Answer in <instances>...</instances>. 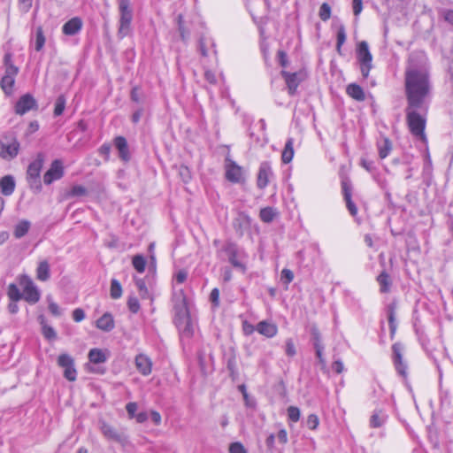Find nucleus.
I'll use <instances>...</instances> for the list:
<instances>
[{
	"label": "nucleus",
	"mask_w": 453,
	"mask_h": 453,
	"mask_svg": "<svg viewBox=\"0 0 453 453\" xmlns=\"http://www.w3.org/2000/svg\"><path fill=\"white\" fill-rule=\"evenodd\" d=\"M405 89L410 106L420 107L430 89L427 73L422 69L408 67L405 72Z\"/></svg>",
	"instance_id": "nucleus-1"
},
{
	"label": "nucleus",
	"mask_w": 453,
	"mask_h": 453,
	"mask_svg": "<svg viewBox=\"0 0 453 453\" xmlns=\"http://www.w3.org/2000/svg\"><path fill=\"white\" fill-rule=\"evenodd\" d=\"M4 65L5 73L0 81V86L6 95H12L13 91V85L15 77L19 73V68L12 62V54L7 52L4 57Z\"/></svg>",
	"instance_id": "nucleus-2"
},
{
	"label": "nucleus",
	"mask_w": 453,
	"mask_h": 453,
	"mask_svg": "<svg viewBox=\"0 0 453 453\" xmlns=\"http://www.w3.org/2000/svg\"><path fill=\"white\" fill-rule=\"evenodd\" d=\"M119 12V35L121 37L127 35L133 19V9L130 0H118Z\"/></svg>",
	"instance_id": "nucleus-3"
},
{
	"label": "nucleus",
	"mask_w": 453,
	"mask_h": 453,
	"mask_svg": "<svg viewBox=\"0 0 453 453\" xmlns=\"http://www.w3.org/2000/svg\"><path fill=\"white\" fill-rule=\"evenodd\" d=\"M357 58L360 63V70L364 78H367L372 67V56L365 41L359 42L357 50Z\"/></svg>",
	"instance_id": "nucleus-4"
},
{
	"label": "nucleus",
	"mask_w": 453,
	"mask_h": 453,
	"mask_svg": "<svg viewBox=\"0 0 453 453\" xmlns=\"http://www.w3.org/2000/svg\"><path fill=\"white\" fill-rule=\"evenodd\" d=\"M173 311H174V319H183L187 318V315L189 314V310L187 303V296L182 289L179 291H174L172 297Z\"/></svg>",
	"instance_id": "nucleus-5"
},
{
	"label": "nucleus",
	"mask_w": 453,
	"mask_h": 453,
	"mask_svg": "<svg viewBox=\"0 0 453 453\" xmlns=\"http://www.w3.org/2000/svg\"><path fill=\"white\" fill-rule=\"evenodd\" d=\"M44 157L39 153L35 161H33L27 168V176L31 187L35 186L38 189L41 188L40 173L43 165Z\"/></svg>",
	"instance_id": "nucleus-6"
},
{
	"label": "nucleus",
	"mask_w": 453,
	"mask_h": 453,
	"mask_svg": "<svg viewBox=\"0 0 453 453\" xmlns=\"http://www.w3.org/2000/svg\"><path fill=\"white\" fill-rule=\"evenodd\" d=\"M407 120L411 134L417 137L424 138L425 119L418 112L412 111L407 112Z\"/></svg>",
	"instance_id": "nucleus-7"
},
{
	"label": "nucleus",
	"mask_w": 453,
	"mask_h": 453,
	"mask_svg": "<svg viewBox=\"0 0 453 453\" xmlns=\"http://www.w3.org/2000/svg\"><path fill=\"white\" fill-rule=\"evenodd\" d=\"M58 365L64 369V377L67 380H76L77 371L74 366V359L69 354H60L58 357Z\"/></svg>",
	"instance_id": "nucleus-8"
},
{
	"label": "nucleus",
	"mask_w": 453,
	"mask_h": 453,
	"mask_svg": "<svg viewBox=\"0 0 453 453\" xmlns=\"http://www.w3.org/2000/svg\"><path fill=\"white\" fill-rule=\"evenodd\" d=\"M20 284L23 286L22 298L29 303H36L40 300V292L33 280L25 276Z\"/></svg>",
	"instance_id": "nucleus-9"
},
{
	"label": "nucleus",
	"mask_w": 453,
	"mask_h": 453,
	"mask_svg": "<svg viewBox=\"0 0 453 453\" xmlns=\"http://www.w3.org/2000/svg\"><path fill=\"white\" fill-rule=\"evenodd\" d=\"M226 178L233 183H240L243 181L242 168L230 158L226 159Z\"/></svg>",
	"instance_id": "nucleus-10"
},
{
	"label": "nucleus",
	"mask_w": 453,
	"mask_h": 453,
	"mask_svg": "<svg viewBox=\"0 0 453 453\" xmlns=\"http://www.w3.org/2000/svg\"><path fill=\"white\" fill-rule=\"evenodd\" d=\"M19 147V142L16 139L9 143L0 141V157L5 160L13 159L18 155Z\"/></svg>",
	"instance_id": "nucleus-11"
},
{
	"label": "nucleus",
	"mask_w": 453,
	"mask_h": 453,
	"mask_svg": "<svg viewBox=\"0 0 453 453\" xmlns=\"http://www.w3.org/2000/svg\"><path fill=\"white\" fill-rule=\"evenodd\" d=\"M64 174L62 163L60 160H54L51 163L50 169L45 173L43 176V181L45 184H51L54 180H59Z\"/></svg>",
	"instance_id": "nucleus-12"
},
{
	"label": "nucleus",
	"mask_w": 453,
	"mask_h": 453,
	"mask_svg": "<svg viewBox=\"0 0 453 453\" xmlns=\"http://www.w3.org/2000/svg\"><path fill=\"white\" fill-rule=\"evenodd\" d=\"M273 176V171L268 162H262L259 166L257 186L260 189H264L269 183L270 178Z\"/></svg>",
	"instance_id": "nucleus-13"
},
{
	"label": "nucleus",
	"mask_w": 453,
	"mask_h": 453,
	"mask_svg": "<svg viewBox=\"0 0 453 453\" xmlns=\"http://www.w3.org/2000/svg\"><path fill=\"white\" fill-rule=\"evenodd\" d=\"M36 107V102L32 96L26 94L22 96L15 105V112L23 115Z\"/></svg>",
	"instance_id": "nucleus-14"
},
{
	"label": "nucleus",
	"mask_w": 453,
	"mask_h": 453,
	"mask_svg": "<svg viewBox=\"0 0 453 453\" xmlns=\"http://www.w3.org/2000/svg\"><path fill=\"white\" fill-rule=\"evenodd\" d=\"M222 251L226 253L228 257L229 263L237 268H243V265L238 260L239 249L236 244L233 242H227L222 248Z\"/></svg>",
	"instance_id": "nucleus-15"
},
{
	"label": "nucleus",
	"mask_w": 453,
	"mask_h": 453,
	"mask_svg": "<svg viewBox=\"0 0 453 453\" xmlns=\"http://www.w3.org/2000/svg\"><path fill=\"white\" fill-rule=\"evenodd\" d=\"M342 193H343V197H344V200L346 202V206L349 211V213L352 215V216H356L357 213V206L355 205V203H353L352 199H351V196H352V188H351V184L349 180H342Z\"/></svg>",
	"instance_id": "nucleus-16"
},
{
	"label": "nucleus",
	"mask_w": 453,
	"mask_h": 453,
	"mask_svg": "<svg viewBox=\"0 0 453 453\" xmlns=\"http://www.w3.org/2000/svg\"><path fill=\"white\" fill-rule=\"evenodd\" d=\"M174 322L183 337H191L194 333V326L191 322L190 314L187 315V318L174 319Z\"/></svg>",
	"instance_id": "nucleus-17"
},
{
	"label": "nucleus",
	"mask_w": 453,
	"mask_h": 453,
	"mask_svg": "<svg viewBox=\"0 0 453 453\" xmlns=\"http://www.w3.org/2000/svg\"><path fill=\"white\" fill-rule=\"evenodd\" d=\"M82 20L79 17H73L64 24L62 32L65 35H74L78 34L82 28Z\"/></svg>",
	"instance_id": "nucleus-18"
},
{
	"label": "nucleus",
	"mask_w": 453,
	"mask_h": 453,
	"mask_svg": "<svg viewBox=\"0 0 453 453\" xmlns=\"http://www.w3.org/2000/svg\"><path fill=\"white\" fill-rule=\"evenodd\" d=\"M281 76L284 78L287 84L288 94L295 95L297 87L300 83V79L297 73H288L287 71H281Z\"/></svg>",
	"instance_id": "nucleus-19"
},
{
	"label": "nucleus",
	"mask_w": 453,
	"mask_h": 453,
	"mask_svg": "<svg viewBox=\"0 0 453 453\" xmlns=\"http://www.w3.org/2000/svg\"><path fill=\"white\" fill-rule=\"evenodd\" d=\"M135 365L137 370L142 375H149L151 372L152 362L144 354H139L135 357Z\"/></svg>",
	"instance_id": "nucleus-20"
},
{
	"label": "nucleus",
	"mask_w": 453,
	"mask_h": 453,
	"mask_svg": "<svg viewBox=\"0 0 453 453\" xmlns=\"http://www.w3.org/2000/svg\"><path fill=\"white\" fill-rule=\"evenodd\" d=\"M114 145L119 151V156L121 160L127 162L130 159V153L127 142L123 136H117L114 139Z\"/></svg>",
	"instance_id": "nucleus-21"
},
{
	"label": "nucleus",
	"mask_w": 453,
	"mask_h": 453,
	"mask_svg": "<svg viewBox=\"0 0 453 453\" xmlns=\"http://www.w3.org/2000/svg\"><path fill=\"white\" fill-rule=\"evenodd\" d=\"M392 349L395 368L401 375L404 376L406 373V365L403 362L402 347L399 343H395Z\"/></svg>",
	"instance_id": "nucleus-22"
},
{
	"label": "nucleus",
	"mask_w": 453,
	"mask_h": 453,
	"mask_svg": "<svg viewBox=\"0 0 453 453\" xmlns=\"http://www.w3.org/2000/svg\"><path fill=\"white\" fill-rule=\"evenodd\" d=\"M256 330L262 335H265L268 338L273 337L276 335L278 332L277 326L273 323H270L267 321H260L257 326Z\"/></svg>",
	"instance_id": "nucleus-23"
},
{
	"label": "nucleus",
	"mask_w": 453,
	"mask_h": 453,
	"mask_svg": "<svg viewBox=\"0 0 453 453\" xmlns=\"http://www.w3.org/2000/svg\"><path fill=\"white\" fill-rule=\"evenodd\" d=\"M96 326L104 332L111 331L115 326L112 315L109 312L104 313L97 319Z\"/></svg>",
	"instance_id": "nucleus-24"
},
{
	"label": "nucleus",
	"mask_w": 453,
	"mask_h": 453,
	"mask_svg": "<svg viewBox=\"0 0 453 453\" xmlns=\"http://www.w3.org/2000/svg\"><path fill=\"white\" fill-rule=\"evenodd\" d=\"M0 188L4 196H11L15 189V180L12 176L6 175L0 180Z\"/></svg>",
	"instance_id": "nucleus-25"
},
{
	"label": "nucleus",
	"mask_w": 453,
	"mask_h": 453,
	"mask_svg": "<svg viewBox=\"0 0 453 453\" xmlns=\"http://www.w3.org/2000/svg\"><path fill=\"white\" fill-rule=\"evenodd\" d=\"M108 351L100 349H91L88 352V359L93 364H102L106 362Z\"/></svg>",
	"instance_id": "nucleus-26"
},
{
	"label": "nucleus",
	"mask_w": 453,
	"mask_h": 453,
	"mask_svg": "<svg viewBox=\"0 0 453 453\" xmlns=\"http://www.w3.org/2000/svg\"><path fill=\"white\" fill-rule=\"evenodd\" d=\"M50 277V265L48 261L43 260L38 264L36 268V278L41 281H47Z\"/></svg>",
	"instance_id": "nucleus-27"
},
{
	"label": "nucleus",
	"mask_w": 453,
	"mask_h": 453,
	"mask_svg": "<svg viewBox=\"0 0 453 453\" xmlns=\"http://www.w3.org/2000/svg\"><path fill=\"white\" fill-rule=\"evenodd\" d=\"M347 94L357 101H364L365 99V92L363 88L356 84L351 83L347 87Z\"/></svg>",
	"instance_id": "nucleus-28"
},
{
	"label": "nucleus",
	"mask_w": 453,
	"mask_h": 453,
	"mask_svg": "<svg viewBox=\"0 0 453 453\" xmlns=\"http://www.w3.org/2000/svg\"><path fill=\"white\" fill-rule=\"evenodd\" d=\"M294 157V140L288 138L281 154V160L284 164L291 162Z\"/></svg>",
	"instance_id": "nucleus-29"
},
{
	"label": "nucleus",
	"mask_w": 453,
	"mask_h": 453,
	"mask_svg": "<svg viewBox=\"0 0 453 453\" xmlns=\"http://www.w3.org/2000/svg\"><path fill=\"white\" fill-rule=\"evenodd\" d=\"M134 284L138 289L139 296L142 299H150L151 298L150 292L149 288L146 285L144 279L134 277Z\"/></svg>",
	"instance_id": "nucleus-30"
},
{
	"label": "nucleus",
	"mask_w": 453,
	"mask_h": 453,
	"mask_svg": "<svg viewBox=\"0 0 453 453\" xmlns=\"http://www.w3.org/2000/svg\"><path fill=\"white\" fill-rule=\"evenodd\" d=\"M31 226V223L27 219L20 220L14 227L13 234L17 239H20L27 234Z\"/></svg>",
	"instance_id": "nucleus-31"
},
{
	"label": "nucleus",
	"mask_w": 453,
	"mask_h": 453,
	"mask_svg": "<svg viewBox=\"0 0 453 453\" xmlns=\"http://www.w3.org/2000/svg\"><path fill=\"white\" fill-rule=\"evenodd\" d=\"M39 321L42 326V334L44 335V337L48 340H55L57 338V334L53 327L46 324L43 316L39 317Z\"/></svg>",
	"instance_id": "nucleus-32"
},
{
	"label": "nucleus",
	"mask_w": 453,
	"mask_h": 453,
	"mask_svg": "<svg viewBox=\"0 0 453 453\" xmlns=\"http://www.w3.org/2000/svg\"><path fill=\"white\" fill-rule=\"evenodd\" d=\"M277 215V211L273 207H265L261 209L259 216L262 221L265 223L272 222Z\"/></svg>",
	"instance_id": "nucleus-33"
},
{
	"label": "nucleus",
	"mask_w": 453,
	"mask_h": 453,
	"mask_svg": "<svg viewBox=\"0 0 453 453\" xmlns=\"http://www.w3.org/2000/svg\"><path fill=\"white\" fill-rule=\"evenodd\" d=\"M379 155L380 158L388 157L392 149V144L389 139L384 138L378 143Z\"/></svg>",
	"instance_id": "nucleus-34"
},
{
	"label": "nucleus",
	"mask_w": 453,
	"mask_h": 453,
	"mask_svg": "<svg viewBox=\"0 0 453 453\" xmlns=\"http://www.w3.org/2000/svg\"><path fill=\"white\" fill-rule=\"evenodd\" d=\"M101 432L108 439L119 440V436L115 429L105 422L101 424Z\"/></svg>",
	"instance_id": "nucleus-35"
},
{
	"label": "nucleus",
	"mask_w": 453,
	"mask_h": 453,
	"mask_svg": "<svg viewBox=\"0 0 453 453\" xmlns=\"http://www.w3.org/2000/svg\"><path fill=\"white\" fill-rule=\"evenodd\" d=\"M310 333H311V341L312 342L313 347L324 345L322 342L320 332L316 325H312L311 326Z\"/></svg>",
	"instance_id": "nucleus-36"
},
{
	"label": "nucleus",
	"mask_w": 453,
	"mask_h": 453,
	"mask_svg": "<svg viewBox=\"0 0 453 453\" xmlns=\"http://www.w3.org/2000/svg\"><path fill=\"white\" fill-rule=\"evenodd\" d=\"M386 416L381 411H375L370 419V425L372 427H380L385 422Z\"/></svg>",
	"instance_id": "nucleus-37"
},
{
	"label": "nucleus",
	"mask_w": 453,
	"mask_h": 453,
	"mask_svg": "<svg viewBox=\"0 0 453 453\" xmlns=\"http://www.w3.org/2000/svg\"><path fill=\"white\" fill-rule=\"evenodd\" d=\"M7 295L10 300L13 302H18L22 298L21 292L19 291V288L13 283L9 285Z\"/></svg>",
	"instance_id": "nucleus-38"
},
{
	"label": "nucleus",
	"mask_w": 453,
	"mask_h": 453,
	"mask_svg": "<svg viewBox=\"0 0 453 453\" xmlns=\"http://www.w3.org/2000/svg\"><path fill=\"white\" fill-rule=\"evenodd\" d=\"M110 295L112 299H118L122 295L121 285L116 279H112L111 281Z\"/></svg>",
	"instance_id": "nucleus-39"
},
{
	"label": "nucleus",
	"mask_w": 453,
	"mask_h": 453,
	"mask_svg": "<svg viewBox=\"0 0 453 453\" xmlns=\"http://www.w3.org/2000/svg\"><path fill=\"white\" fill-rule=\"evenodd\" d=\"M88 194V190L81 185H74L66 194L67 197L83 196Z\"/></svg>",
	"instance_id": "nucleus-40"
},
{
	"label": "nucleus",
	"mask_w": 453,
	"mask_h": 453,
	"mask_svg": "<svg viewBox=\"0 0 453 453\" xmlns=\"http://www.w3.org/2000/svg\"><path fill=\"white\" fill-rule=\"evenodd\" d=\"M377 280L380 284L381 292L386 293L389 290V276L385 272L381 273L378 276Z\"/></svg>",
	"instance_id": "nucleus-41"
},
{
	"label": "nucleus",
	"mask_w": 453,
	"mask_h": 453,
	"mask_svg": "<svg viewBox=\"0 0 453 453\" xmlns=\"http://www.w3.org/2000/svg\"><path fill=\"white\" fill-rule=\"evenodd\" d=\"M133 266L139 273H143L146 266L145 258L142 255H135L132 261Z\"/></svg>",
	"instance_id": "nucleus-42"
},
{
	"label": "nucleus",
	"mask_w": 453,
	"mask_h": 453,
	"mask_svg": "<svg viewBox=\"0 0 453 453\" xmlns=\"http://www.w3.org/2000/svg\"><path fill=\"white\" fill-rule=\"evenodd\" d=\"M346 41V31L343 25H341L337 30V43L336 50L341 53V48Z\"/></svg>",
	"instance_id": "nucleus-43"
},
{
	"label": "nucleus",
	"mask_w": 453,
	"mask_h": 453,
	"mask_svg": "<svg viewBox=\"0 0 453 453\" xmlns=\"http://www.w3.org/2000/svg\"><path fill=\"white\" fill-rule=\"evenodd\" d=\"M45 43V37L43 35L42 28L41 27H37L36 29V38H35V49L37 51H40Z\"/></svg>",
	"instance_id": "nucleus-44"
},
{
	"label": "nucleus",
	"mask_w": 453,
	"mask_h": 453,
	"mask_svg": "<svg viewBox=\"0 0 453 453\" xmlns=\"http://www.w3.org/2000/svg\"><path fill=\"white\" fill-rule=\"evenodd\" d=\"M319 16L323 21H326L331 17V7L327 3H323L319 8Z\"/></svg>",
	"instance_id": "nucleus-45"
},
{
	"label": "nucleus",
	"mask_w": 453,
	"mask_h": 453,
	"mask_svg": "<svg viewBox=\"0 0 453 453\" xmlns=\"http://www.w3.org/2000/svg\"><path fill=\"white\" fill-rule=\"evenodd\" d=\"M255 5L260 6L262 8L265 7V0H254L253 2H250L248 6L250 9V12L251 16L255 19L256 17L259 16L258 12L254 8Z\"/></svg>",
	"instance_id": "nucleus-46"
},
{
	"label": "nucleus",
	"mask_w": 453,
	"mask_h": 453,
	"mask_svg": "<svg viewBox=\"0 0 453 453\" xmlns=\"http://www.w3.org/2000/svg\"><path fill=\"white\" fill-rule=\"evenodd\" d=\"M48 303H49V311L50 312L55 316L59 317L62 315V311L58 305L57 303H55L50 296L47 297Z\"/></svg>",
	"instance_id": "nucleus-47"
},
{
	"label": "nucleus",
	"mask_w": 453,
	"mask_h": 453,
	"mask_svg": "<svg viewBox=\"0 0 453 453\" xmlns=\"http://www.w3.org/2000/svg\"><path fill=\"white\" fill-rule=\"evenodd\" d=\"M179 175L184 182H188L191 180V172L186 165H180L178 168Z\"/></svg>",
	"instance_id": "nucleus-48"
},
{
	"label": "nucleus",
	"mask_w": 453,
	"mask_h": 453,
	"mask_svg": "<svg viewBox=\"0 0 453 453\" xmlns=\"http://www.w3.org/2000/svg\"><path fill=\"white\" fill-rule=\"evenodd\" d=\"M65 100L64 98V96H58L57 101H56V104H55V109H54V114L55 116H59L63 113L64 110H65Z\"/></svg>",
	"instance_id": "nucleus-49"
},
{
	"label": "nucleus",
	"mask_w": 453,
	"mask_h": 453,
	"mask_svg": "<svg viewBox=\"0 0 453 453\" xmlns=\"http://www.w3.org/2000/svg\"><path fill=\"white\" fill-rule=\"evenodd\" d=\"M127 306L131 312L137 313L140 310V303L135 296H129L127 300Z\"/></svg>",
	"instance_id": "nucleus-50"
},
{
	"label": "nucleus",
	"mask_w": 453,
	"mask_h": 453,
	"mask_svg": "<svg viewBox=\"0 0 453 453\" xmlns=\"http://www.w3.org/2000/svg\"><path fill=\"white\" fill-rule=\"evenodd\" d=\"M226 367L231 376H234L236 373V357L235 355H231L226 361Z\"/></svg>",
	"instance_id": "nucleus-51"
},
{
	"label": "nucleus",
	"mask_w": 453,
	"mask_h": 453,
	"mask_svg": "<svg viewBox=\"0 0 453 453\" xmlns=\"http://www.w3.org/2000/svg\"><path fill=\"white\" fill-rule=\"evenodd\" d=\"M288 418L293 422H297L300 418V410L295 406H289L288 408Z\"/></svg>",
	"instance_id": "nucleus-52"
},
{
	"label": "nucleus",
	"mask_w": 453,
	"mask_h": 453,
	"mask_svg": "<svg viewBox=\"0 0 453 453\" xmlns=\"http://www.w3.org/2000/svg\"><path fill=\"white\" fill-rule=\"evenodd\" d=\"M294 280V273L291 270L284 268L281 271V280L288 285Z\"/></svg>",
	"instance_id": "nucleus-53"
},
{
	"label": "nucleus",
	"mask_w": 453,
	"mask_h": 453,
	"mask_svg": "<svg viewBox=\"0 0 453 453\" xmlns=\"http://www.w3.org/2000/svg\"><path fill=\"white\" fill-rule=\"evenodd\" d=\"M319 423V418L317 415L311 414L308 416L307 420H306V426H308V428L314 430L318 427Z\"/></svg>",
	"instance_id": "nucleus-54"
},
{
	"label": "nucleus",
	"mask_w": 453,
	"mask_h": 453,
	"mask_svg": "<svg viewBox=\"0 0 453 453\" xmlns=\"http://www.w3.org/2000/svg\"><path fill=\"white\" fill-rule=\"evenodd\" d=\"M32 4H33V0H19V10L22 12L27 13L31 9Z\"/></svg>",
	"instance_id": "nucleus-55"
},
{
	"label": "nucleus",
	"mask_w": 453,
	"mask_h": 453,
	"mask_svg": "<svg viewBox=\"0 0 453 453\" xmlns=\"http://www.w3.org/2000/svg\"><path fill=\"white\" fill-rule=\"evenodd\" d=\"M230 453H247L243 445L240 442H234L229 447Z\"/></svg>",
	"instance_id": "nucleus-56"
},
{
	"label": "nucleus",
	"mask_w": 453,
	"mask_h": 453,
	"mask_svg": "<svg viewBox=\"0 0 453 453\" xmlns=\"http://www.w3.org/2000/svg\"><path fill=\"white\" fill-rule=\"evenodd\" d=\"M296 347L292 339H288L286 341V354L289 357H293L296 355Z\"/></svg>",
	"instance_id": "nucleus-57"
},
{
	"label": "nucleus",
	"mask_w": 453,
	"mask_h": 453,
	"mask_svg": "<svg viewBox=\"0 0 453 453\" xmlns=\"http://www.w3.org/2000/svg\"><path fill=\"white\" fill-rule=\"evenodd\" d=\"M388 322H389L391 333L394 334L396 329V325H395V311H394L393 307L389 308Z\"/></svg>",
	"instance_id": "nucleus-58"
},
{
	"label": "nucleus",
	"mask_w": 453,
	"mask_h": 453,
	"mask_svg": "<svg viewBox=\"0 0 453 453\" xmlns=\"http://www.w3.org/2000/svg\"><path fill=\"white\" fill-rule=\"evenodd\" d=\"M188 278V273L186 270H180L174 275V280L178 284L183 283Z\"/></svg>",
	"instance_id": "nucleus-59"
},
{
	"label": "nucleus",
	"mask_w": 453,
	"mask_h": 453,
	"mask_svg": "<svg viewBox=\"0 0 453 453\" xmlns=\"http://www.w3.org/2000/svg\"><path fill=\"white\" fill-rule=\"evenodd\" d=\"M353 13L355 16H358L363 10L362 0H352Z\"/></svg>",
	"instance_id": "nucleus-60"
},
{
	"label": "nucleus",
	"mask_w": 453,
	"mask_h": 453,
	"mask_svg": "<svg viewBox=\"0 0 453 453\" xmlns=\"http://www.w3.org/2000/svg\"><path fill=\"white\" fill-rule=\"evenodd\" d=\"M73 319L75 322H81L85 319V312L82 309L77 308L73 311Z\"/></svg>",
	"instance_id": "nucleus-61"
},
{
	"label": "nucleus",
	"mask_w": 453,
	"mask_h": 453,
	"mask_svg": "<svg viewBox=\"0 0 453 453\" xmlns=\"http://www.w3.org/2000/svg\"><path fill=\"white\" fill-rule=\"evenodd\" d=\"M314 349H315V352H316V356L319 361V363L323 365H326V361H325V358H324V356H323V351H324V345H321V346H315L313 347Z\"/></svg>",
	"instance_id": "nucleus-62"
},
{
	"label": "nucleus",
	"mask_w": 453,
	"mask_h": 453,
	"mask_svg": "<svg viewBox=\"0 0 453 453\" xmlns=\"http://www.w3.org/2000/svg\"><path fill=\"white\" fill-rule=\"evenodd\" d=\"M210 300L211 302L215 305V306H218L219 305V291L218 288H213L211 292V295H210Z\"/></svg>",
	"instance_id": "nucleus-63"
},
{
	"label": "nucleus",
	"mask_w": 453,
	"mask_h": 453,
	"mask_svg": "<svg viewBox=\"0 0 453 453\" xmlns=\"http://www.w3.org/2000/svg\"><path fill=\"white\" fill-rule=\"evenodd\" d=\"M127 411L131 418H135V411H137L136 403H128L126 406Z\"/></svg>",
	"instance_id": "nucleus-64"
}]
</instances>
